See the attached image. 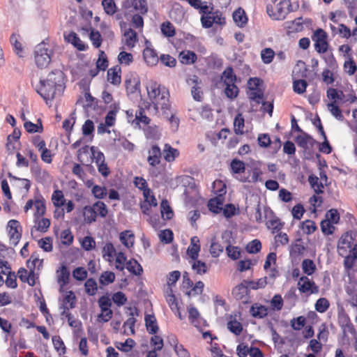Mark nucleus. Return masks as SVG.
Wrapping results in <instances>:
<instances>
[{"label":"nucleus","instance_id":"nucleus-31","mask_svg":"<svg viewBox=\"0 0 357 357\" xmlns=\"http://www.w3.org/2000/svg\"><path fill=\"white\" fill-rule=\"evenodd\" d=\"M244 119L241 114H238L234 121V132L236 135H243L244 131Z\"/></svg>","mask_w":357,"mask_h":357},{"label":"nucleus","instance_id":"nucleus-41","mask_svg":"<svg viewBox=\"0 0 357 357\" xmlns=\"http://www.w3.org/2000/svg\"><path fill=\"white\" fill-rule=\"evenodd\" d=\"M227 328L230 332L235 334L236 335H239L243 331L241 323L236 321V319L231 320L227 323Z\"/></svg>","mask_w":357,"mask_h":357},{"label":"nucleus","instance_id":"nucleus-27","mask_svg":"<svg viewBox=\"0 0 357 357\" xmlns=\"http://www.w3.org/2000/svg\"><path fill=\"white\" fill-rule=\"evenodd\" d=\"M233 19L236 24L240 27L244 26L248 21L245 13L241 8H238L234 11L233 14Z\"/></svg>","mask_w":357,"mask_h":357},{"label":"nucleus","instance_id":"nucleus-17","mask_svg":"<svg viewBox=\"0 0 357 357\" xmlns=\"http://www.w3.org/2000/svg\"><path fill=\"white\" fill-rule=\"evenodd\" d=\"M70 272L66 265L63 264L60 271H57V281L61 287L68 283Z\"/></svg>","mask_w":357,"mask_h":357},{"label":"nucleus","instance_id":"nucleus-48","mask_svg":"<svg viewBox=\"0 0 357 357\" xmlns=\"http://www.w3.org/2000/svg\"><path fill=\"white\" fill-rule=\"evenodd\" d=\"M115 280V274L111 271L103 272L100 277V283L102 285H107Z\"/></svg>","mask_w":357,"mask_h":357},{"label":"nucleus","instance_id":"nucleus-39","mask_svg":"<svg viewBox=\"0 0 357 357\" xmlns=\"http://www.w3.org/2000/svg\"><path fill=\"white\" fill-rule=\"evenodd\" d=\"M92 206L96 215H98L102 218H105L107 216L108 211L107 206L104 202L98 201L95 204H93Z\"/></svg>","mask_w":357,"mask_h":357},{"label":"nucleus","instance_id":"nucleus-18","mask_svg":"<svg viewBox=\"0 0 357 357\" xmlns=\"http://www.w3.org/2000/svg\"><path fill=\"white\" fill-rule=\"evenodd\" d=\"M126 268L129 272L135 275H141L143 272L142 266L135 259H132L127 261L126 264Z\"/></svg>","mask_w":357,"mask_h":357},{"label":"nucleus","instance_id":"nucleus-32","mask_svg":"<svg viewBox=\"0 0 357 357\" xmlns=\"http://www.w3.org/2000/svg\"><path fill=\"white\" fill-rule=\"evenodd\" d=\"M24 127L25 130L30 133L42 132L43 130L42 123L40 121H38V123H33L29 121H25L24 123Z\"/></svg>","mask_w":357,"mask_h":357},{"label":"nucleus","instance_id":"nucleus-49","mask_svg":"<svg viewBox=\"0 0 357 357\" xmlns=\"http://www.w3.org/2000/svg\"><path fill=\"white\" fill-rule=\"evenodd\" d=\"M344 70L345 73L349 75H352L356 73L357 66L352 58L349 57L348 59L344 61Z\"/></svg>","mask_w":357,"mask_h":357},{"label":"nucleus","instance_id":"nucleus-55","mask_svg":"<svg viewBox=\"0 0 357 357\" xmlns=\"http://www.w3.org/2000/svg\"><path fill=\"white\" fill-rule=\"evenodd\" d=\"M307 86V83L304 79L295 80L293 83L294 91L298 94L303 93L305 91Z\"/></svg>","mask_w":357,"mask_h":357},{"label":"nucleus","instance_id":"nucleus-61","mask_svg":"<svg viewBox=\"0 0 357 357\" xmlns=\"http://www.w3.org/2000/svg\"><path fill=\"white\" fill-rule=\"evenodd\" d=\"M226 251L228 257L233 260H236L240 257L241 252L238 247L227 245Z\"/></svg>","mask_w":357,"mask_h":357},{"label":"nucleus","instance_id":"nucleus-19","mask_svg":"<svg viewBox=\"0 0 357 357\" xmlns=\"http://www.w3.org/2000/svg\"><path fill=\"white\" fill-rule=\"evenodd\" d=\"M181 62L189 65L194 63L197 59V54L192 51H183L179 54Z\"/></svg>","mask_w":357,"mask_h":357},{"label":"nucleus","instance_id":"nucleus-52","mask_svg":"<svg viewBox=\"0 0 357 357\" xmlns=\"http://www.w3.org/2000/svg\"><path fill=\"white\" fill-rule=\"evenodd\" d=\"M118 60L121 65L129 66L133 61L132 54L126 52H121Z\"/></svg>","mask_w":357,"mask_h":357},{"label":"nucleus","instance_id":"nucleus-10","mask_svg":"<svg viewBox=\"0 0 357 357\" xmlns=\"http://www.w3.org/2000/svg\"><path fill=\"white\" fill-rule=\"evenodd\" d=\"M226 193V188L225 185L219 190V194L217 197L211 199L208 203L209 210L214 213H219L222 210V205L224 202L223 195Z\"/></svg>","mask_w":357,"mask_h":357},{"label":"nucleus","instance_id":"nucleus-4","mask_svg":"<svg viewBox=\"0 0 357 357\" xmlns=\"http://www.w3.org/2000/svg\"><path fill=\"white\" fill-rule=\"evenodd\" d=\"M268 14L274 20H284L286 15L293 10L290 0H281L275 6V10L273 11L272 6H267Z\"/></svg>","mask_w":357,"mask_h":357},{"label":"nucleus","instance_id":"nucleus-20","mask_svg":"<svg viewBox=\"0 0 357 357\" xmlns=\"http://www.w3.org/2000/svg\"><path fill=\"white\" fill-rule=\"evenodd\" d=\"M164 158L167 162H172L178 156L179 152L177 149L166 144L163 149Z\"/></svg>","mask_w":357,"mask_h":357},{"label":"nucleus","instance_id":"nucleus-1","mask_svg":"<svg viewBox=\"0 0 357 357\" xmlns=\"http://www.w3.org/2000/svg\"><path fill=\"white\" fill-rule=\"evenodd\" d=\"M63 73L56 70L50 73L46 79H40L36 86V92L49 104L56 96H61L64 90Z\"/></svg>","mask_w":357,"mask_h":357},{"label":"nucleus","instance_id":"nucleus-60","mask_svg":"<svg viewBox=\"0 0 357 357\" xmlns=\"http://www.w3.org/2000/svg\"><path fill=\"white\" fill-rule=\"evenodd\" d=\"M231 169L235 174H239L245 171V163L243 161L234 159L231 162Z\"/></svg>","mask_w":357,"mask_h":357},{"label":"nucleus","instance_id":"nucleus-22","mask_svg":"<svg viewBox=\"0 0 357 357\" xmlns=\"http://www.w3.org/2000/svg\"><path fill=\"white\" fill-rule=\"evenodd\" d=\"M221 79L225 84L235 83L237 77L234 74V70L231 67L229 66L226 68V69L222 73Z\"/></svg>","mask_w":357,"mask_h":357},{"label":"nucleus","instance_id":"nucleus-50","mask_svg":"<svg viewBox=\"0 0 357 357\" xmlns=\"http://www.w3.org/2000/svg\"><path fill=\"white\" fill-rule=\"evenodd\" d=\"M135 345V341L131 338H128L124 342H119L116 347L121 351L128 352L134 347Z\"/></svg>","mask_w":357,"mask_h":357},{"label":"nucleus","instance_id":"nucleus-14","mask_svg":"<svg viewBox=\"0 0 357 357\" xmlns=\"http://www.w3.org/2000/svg\"><path fill=\"white\" fill-rule=\"evenodd\" d=\"M250 312L255 318L262 319L268 313V309L262 305L255 303L250 307Z\"/></svg>","mask_w":357,"mask_h":357},{"label":"nucleus","instance_id":"nucleus-30","mask_svg":"<svg viewBox=\"0 0 357 357\" xmlns=\"http://www.w3.org/2000/svg\"><path fill=\"white\" fill-rule=\"evenodd\" d=\"M52 201L56 207H61L63 206L66 202V199L63 192L60 190H54L52 196Z\"/></svg>","mask_w":357,"mask_h":357},{"label":"nucleus","instance_id":"nucleus-23","mask_svg":"<svg viewBox=\"0 0 357 357\" xmlns=\"http://www.w3.org/2000/svg\"><path fill=\"white\" fill-rule=\"evenodd\" d=\"M296 142L297 144L303 149H307V145L313 146L316 141L307 133H303L302 135H299L296 137Z\"/></svg>","mask_w":357,"mask_h":357},{"label":"nucleus","instance_id":"nucleus-8","mask_svg":"<svg viewBox=\"0 0 357 357\" xmlns=\"http://www.w3.org/2000/svg\"><path fill=\"white\" fill-rule=\"evenodd\" d=\"M354 244L355 243L351 235L348 233L342 235L337 244L338 254L340 256H346L347 254H351Z\"/></svg>","mask_w":357,"mask_h":357},{"label":"nucleus","instance_id":"nucleus-35","mask_svg":"<svg viewBox=\"0 0 357 357\" xmlns=\"http://www.w3.org/2000/svg\"><path fill=\"white\" fill-rule=\"evenodd\" d=\"M96 213L93 206H86L84 208V217L86 222L91 224L96 220Z\"/></svg>","mask_w":357,"mask_h":357},{"label":"nucleus","instance_id":"nucleus-12","mask_svg":"<svg viewBox=\"0 0 357 357\" xmlns=\"http://www.w3.org/2000/svg\"><path fill=\"white\" fill-rule=\"evenodd\" d=\"M161 151L158 145H153L149 151L148 162L152 167H155L160 162Z\"/></svg>","mask_w":357,"mask_h":357},{"label":"nucleus","instance_id":"nucleus-64","mask_svg":"<svg viewBox=\"0 0 357 357\" xmlns=\"http://www.w3.org/2000/svg\"><path fill=\"white\" fill-rule=\"evenodd\" d=\"M92 194L97 199H102L107 195L105 187L95 185L91 190Z\"/></svg>","mask_w":357,"mask_h":357},{"label":"nucleus","instance_id":"nucleus-51","mask_svg":"<svg viewBox=\"0 0 357 357\" xmlns=\"http://www.w3.org/2000/svg\"><path fill=\"white\" fill-rule=\"evenodd\" d=\"M261 249V243L259 240L255 239L250 241L246 246V250L251 254L259 252Z\"/></svg>","mask_w":357,"mask_h":357},{"label":"nucleus","instance_id":"nucleus-21","mask_svg":"<svg viewBox=\"0 0 357 357\" xmlns=\"http://www.w3.org/2000/svg\"><path fill=\"white\" fill-rule=\"evenodd\" d=\"M124 37H125V45L128 48H132L135 43L137 40V35L136 31H135L132 29H128L126 30L124 33Z\"/></svg>","mask_w":357,"mask_h":357},{"label":"nucleus","instance_id":"nucleus-9","mask_svg":"<svg viewBox=\"0 0 357 357\" xmlns=\"http://www.w3.org/2000/svg\"><path fill=\"white\" fill-rule=\"evenodd\" d=\"M298 286V290L303 294H318L319 291V287L312 280L309 279L307 276L300 278Z\"/></svg>","mask_w":357,"mask_h":357},{"label":"nucleus","instance_id":"nucleus-53","mask_svg":"<svg viewBox=\"0 0 357 357\" xmlns=\"http://www.w3.org/2000/svg\"><path fill=\"white\" fill-rule=\"evenodd\" d=\"M236 299H242L248 294V287L243 284L236 286L232 291Z\"/></svg>","mask_w":357,"mask_h":357},{"label":"nucleus","instance_id":"nucleus-57","mask_svg":"<svg viewBox=\"0 0 357 357\" xmlns=\"http://www.w3.org/2000/svg\"><path fill=\"white\" fill-rule=\"evenodd\" d=\"M132 3L134 8L142 14L147 13L148 8L146 0H133Z\"/></svg>","mask_w":357,"mask_h":357},{"label":"nucleus","instance_id":"nucleus-15","mask_svg":"<svg viewBox=\"0 0 357 357\" xmlns=\"http://www.w3.org/2000/svg\"><path fill=\"white\" fill-rule=\"evenodd\" d=\"M121 68L119 66H115L108 70L107 71V80L114 85H118L121 83Z\"/></svg>","mask_w":357,"mask_h":357},{"label":"nucleus","instance_id":"nucleus-6","mask_svg":"<svg viewBox=\"0 0 357 357\" xmlns=\"http://www.w3.org/2000/svg\"><path fill=\"white\" fill-rule=\"evenodd\" d=\"M328 35L322 29H317L312 36L314 42V48L318 53H325L328 47Z\"/></svg>","mask_w":357,"mask_h":357},{"label":"nucleus","instance_id":"nucleus-34","mask_svg":"<svg viewBox=\"0 0 357 357\" xmlns=\"http://www.w3.org/2000/svg\"><path fill=\"white\" fill-rule=\"evenodd\" d=\"M331 114L338 121H343L344 116L340 108L334 102H329L327 105Z\"/></svg>","mask_w":357,"mask_h":357},{"label":"nucleus","instance_id":"nucleus-43","mask_svg":"<svg viewBox=\"0 0 357 357\" xmlns=\"http://www.w3.org/2000/svg\"><path fill=\"white\" fill-rule=\"evenodd\" d=\"M115 256V268L120 271H123L126 267L125 264L126 261L125 254L122 252H119Z\"/></svg>","mask_w":357,"mask_h":357},{"label":"nucleus","instance_id":"nucleus-2","mask_svg":"<svg viewBox=\"0 0 357 357\" xmlns=\"http://www.w3.org/2000/svg\"><path fill=\"white\" fill-rule=\"evenodd\" d=\"M148 96L156 110L160 109L164 113L169 109L168 90L155 82L151 81L146 86Z\"/></svg>","mask_w":357,"mask_h":357},{"label":"nucleus","instance_id":"nucleus-16","mask_svg":"<svg viewBox=\"0 0 357 357\" xmlns=\"http://www.w3.org/2000/svg\"><path fill=\"white\" fill-rule=\"evenodd\" d=\"M65 39L77 50L80 51L85 50V45L78 37L77 34L75 32H70L67 36H65Z\"/></svg>","mask_w":357,"mask_h":357},{"label":"nucleus","instance_id":"nucleus-26","mask_svg":"<svg viewBox=\"0 0 357 357\" xmlns=\"http://www.w3.org/2000/svg\"><path fill=\"white\" fill-rule=\"evenodd\" d=\"M102 257L108 261H112V259L117 253L114 245L110 243H106L102 248Z\"/></svg>","mask_w":357,"mask_h":357},{"label":"nucleus","instance_id":"nucleus-5","mask_svg":"<svg viewBox=\"0 0 357 357\" xmlns=\"http://www.w3.org/2000/svg\"><path fill=\"white\" fill-rule=\"evenodd\" d=\"M201 22L203 27L211 28L213 24H222L225 23V18L222 17V13L219 10L213 11V8L208 6V10L206 13H202Z\"/></svg>","mask_w":357,"mask_h":357},{"label":"nucleus","instance_id":"nucleus-40","mask_svg":"<svg viewBox=\"0 0 357 357\" xmlns=\"http://www.w3.org/2000/svg\"><path fill=\"white\" fill-rule=\"evenodd\" d=\"M162 33L166 37H173L175 35V29L169 22H163L160 26Z\"/></svg>","mask_w":357,"mask_h":357},{"label":"nucleus","instance_id":"nucleus-36","mask_svg":"<svg viewBox=\"0 0 357 357\" xmlns=\"http://www.w3.org/2000/svg\"><path fill=\"white\" fill-rule=\"evenodd\" d=\"M302 269L303 271L307 275H312L315 270L316 266L312 259H305L302 261Z\"/></svg>","mask_w":357,"mask_h":357},{"label":"nucleus","instance_id":"nucleus-38","mask_svg":"<svg viewBox=\"0 0 357 357\" xmlns=\"http://www.w3.org/2000/svg\"><path fill=\"white\" fill-rule=\"evenodd\" d=\"M275 54V52L270 47L264 48L261 51V60L266 64L273 61Z\"/></svg>","mask_w":357,"mask_h":357},{"label":"nucleus","instance_id":"nucleus-13","mask_svg":"<svg viewBox=\"0 0 357 357\" xmlns=\"http://www.w3.org/2000/svg\"><path fill=\"white\" fill-rule=\"evenodd\" d=\"M200 251L199 239L197 236H193L190 239V245L188 248V255L192 260L198 258Z\"/></svg>","mask_w":357,"mask_h":357},{"label":"nucleus","instance_id":"nucleus-59","mask_svg":"<svg viewBox=\"0 0 357 357\" xmlns=\"http://www.w3.org/2000/svg\"><path fill=\"white\" fill-rule=\"evenodd\" d=\"M38 245L45 252L52 250V240L50 237H45L38 241Z\"/></svg>","mask_w":357,"mask_h":357},{"label":"nucleus","instance_id":"nucleus-37","mask_svg":"<svg viewBox=\"0 0 357 357\" xmlns=\"http://www.w3.org/2000/svg\"><path fill=\"white\" fill-rule=\"evenodd\" d=\"M161 214L163 219L170 220L173 216V211L169 205L167 200H162L160 204Z\"/></svg>","mask_w":357,"mask_h":357},{"label":"nucleus","instance_id":"nucleus-58","mask_svg":"<svg viewBox=\"0 0 357 357\" xmlns=\"http://www.w3.org/2000/svg\"><path fill=\"white\" fill-rule=\"evenodd\" d=\"M321 229L322 232L326 235L332 234L335 230L333 223L329 220H324L321 222Z\"/></svg>","mask_w":357,"mask_h":357},{"label":"nucleus","instance_id":"nucleus-29","mask_svg":"<svg viewBox=\"0 0 357 357\" xmlns=\"http://www.w3.org/2000/svg\"><path fill=\"white\" fill-rule=\"evenodd\" d=\"M135 185L139 190L144 191V196L145 198H148V195L150 193V190L148 188L146 181L142 177H135L134 180Z\"/></svg>","mask_w":357,"mask_h":357},{"label":"nucleus","instance_id":"nucleus-33","mask_svg":"<svg viewBox=\"0 0 357 357\" xmlns=\"http://www.w3.org/2000/svg\"><path fill=\"white\" fill-rule=\"evenodd\" d=\"M192 268L197 274L199 275L205 274L208 271L207 265L204 262L198 260L197 259L193 260V263L192 264Z\"/></svg>","mask_w":357,"mask_h":357},{"label":"nucleus","instance_id":"nucleus-62","mask_svg":"<svg viewBox=\"0 0 357 357\" xmlns=\"http://www.w3.org/2000/svg\"><path fill=\"white\" fill-rule=\"evenodd\" d=\"M150 343H151V346H153V347H154L152 351H160L164 346L163 340L159 335H153L151 338Z\"/></svg>","mask_w":357,"mask_h":357},{"label":"nucleus","instance_id":"nucleus-3","mask_svg":"<svg viewBox=\"0 0 357 357\" xmlns=\"http://www.w3.org/2000/svg\"><path fill=\"white\" fill-rule=\"evenodd\" d=\"M53 50L47 47L44 43L38 44L34 51V58L36 66L40 68L48 66L52 61Z\"/></svg>","mask_w":357,"mask_h":357},{"label":"nucleus","instance_id":"nucleus-24","mask_svg":"<svg viewBox=\"0 0 357 357\" xmlns=\"http://www.w3.org/2000/svg\"><path fill=\"white\" fill-rule=\"evenodd\" d=\"M145 324L148 332L151 334H155L158 331L156 319L154 315L147 314L145 316Z\"/></svg>","mask_w":357,"mask_h":357},{"label":"nucleus","instance_id":"nucleus-63","mask_svg":"<svg viewBox=\"0 0 357 357\" xmlns=\"http://www.w3.org/2000/svg\"><path fill=\"white\" fill-rule=\"evenodd\" d=\"M165 66L173 68L176 64V60L169 54H162L159 59Z\"/></svg>","mask_w":357,"mask_h":357},{"label":"nucleus","instance_id":"nucleus-11","mask_svg":"<svg viewBox=\"0 0 357 357\" xmlns=\"http://www.w3.org/2000/svg\"><path fill=\"white\" fill-rule=\"evenodd\" d=\"M143 57L146 63L149 66H155L158 63L160 59L155 50L149 47H146L144 50Z\"/></svg>","mask_w":357,"mask_h":357},{"label":"nucleus","instance_id":"nucleus-44","mask_svg":"<svg viewBox=\"0 0 357 357\" xmlns=\"http://www.w3.org/2000/svg\"><path fill=\"white\" fill-rule=\"evenodd\" d=\"M75 294L72 291H69L64 296L61 306H68L70 308H74L75 307Z\"/></svg>","mask_w":357,"mask_h":357},{"label":"nucleus","instance_id":"nucleus-42","mask_svg":"<svg viewBox=\"0 0 357 357\" xmlns=\"http://www.w3.org/2000/svg\"><path fill=\"white\" fill-rule=\"evenodd\" d=\"M102 6L105 12L109 15H113L116 12V6L114 0H102Z\"/></svg>","mask_w":357,"mask_h":357},{"label":"nucleus","instance_id":"nucleus-25","mask_svg":"<svg viewBox=\"0 0 357 357\" xmlns=\"http://www.w3.org/2000/svg\"><path fill=\"white\" fill-rule=\"evenodd\" d=\"M120 241L126 248L133 246L135 242L134 234L130 231H124L120 234Z\"/></svg>","mask_w":357,"mask_h":357},{"label":"nucleus","instance_id":"nucleus-56","mask_svg":"<svg viewBox=\"0 0 357 357\" xmlns=\"http://www.w3.org/2000/svg\"><path fill=\"white\" fill-rule=\"evenodd\" d=\"M34 207L36 208V216H41L45 214L46 208L43 199H36L34 202Z\"/></svg>","mask_w":357,"mask_h":357},{"label":"nucleus","instance_id":"nucleus-54","mask_svg":"<svg viewBox=\"0 0 357 357\" xmlns=\"http://www.w3.org/2000/svg\"><path fill=\"white\" fill-rule=\"evenodd\" d=\"M329 305V302L326 298H320L315 303V310L319 312L323 313L328 309Z\"/></svg>","mask_w":357,"mask_h":357},{"label":"nucleus","instance_id":"nucleus-46","mask_svg":"<svg viewBox=\"0 0 357 357\" xmlns=\"http://www.w3.org/2000/svg\"><path fill=\"white\" fill-rule=\"evenodd\" d=\"M226 87L225 89V95L227 98L230 99H234L237 97L238 94V88L235 84V83L233 84H225Z\"/></svg>","mask_w":357,"mask_h":357},{"label":"nucleus","instance_id":"nucleus-47","mask_svg":"<svg viewBox=\"0 0 357 357\" xmlns=\"http://www.w3.org/2000/svg\"><path fill=\"white\" fill-rule=\"evenodd\" d=\"M283 299L280 294L274 295L271 301V307L273 310H281L283 307Z\"/></svg>","mask_w":357,"mask_h":357},{"label":"nucleus","instance_id":"nucleus-7","mask_svg":"<svg viewBox=\"0 0 357 357\" xmlns=\"http://www.w3.org/2000/svg\"><path fill=\"white\" fill-rule=\"evenodd\" d=\"M7 230L10 245L16 246L22 236V227L20 222L16 220H9L7 224Z\"/></svg>","mask_w":357,"mask_h":357},{"label":"nucleus","instance_id":"nucleus-28","mask_svg":"<svg viewBox=\"0 0 357 357\" xmlns=\"http://www.w3.org/2000/svg\"><path fill=\"white\" fill-rule=\"evenodd\" d=\"M319 180V178L314 175H310L308 177V182L314 190L315 193L321 194L324 192V185Z\"/></svg>","mask_w":357,"mask_h":357},{"label":"nucleus","instance_id":"nucleus-45","mask_svg":"<svg viewBox=\"0 0 357 357\" xmlns=\"http://www.w3.org/2000/svg\"><path fill=\"white\" fill-rule=\"evenodd\" d=\"M85 291L87 294L93 296L97 291V283L96 281L93 278L86 280L84 284Z\"/></svg>","mask_w":357,"mask_h":357}]
</instances>
